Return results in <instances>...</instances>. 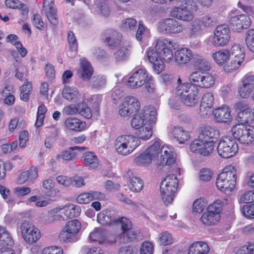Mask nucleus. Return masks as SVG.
Segmentation results:
<instances>
[{
    "label": "nucleus",
    "mask_w": 254,
    "mask_h": 254,
    "mask_svg": "<svg viewBox=\"0 0 254 254\" xmlns=\"http://www.w3.org/2000/svg\"><path fill=\"white\" fill-rule=\"evenodd\" d=\"M177 46L176 40L165 38L156 41L155 50L150 49L148 50L147 59L153 64L154 70L157 74L164 70V62H169L172 60V50H175Z\"/></svg>",
    "instance_id": "nucleus-1"
},
{
    "label": "nucleus",
    "mask_w": 254,
    "mask_h": 254,
    "mask_svg": "<svg viewBox=\"0 0 254 254\" xmlns=\"http://www.w3.org/2000/svg\"><path fill=\"white\" fill-rule=\"evenodd\" d=\"M236 181V170L233 166L229 165L225 167L218 176L216 185L220 190L229 193L235 189Z\"/></svg>",
    "instance_id": "nucleus-2"
},
{
    "label": "nucleus",
    "mask_w": 254,
    "mask_h": 254,
    "mask_svg": "<svg viewBox=\"0 0 254 254\" xmlns=\"http://www.w3.org/2000/svg\"><path fill=\"white\" fill-rule=\"evenodd\" d=\"M179 181L177 176L171 174L167 176L160 185V193L164 203L168 205L174 200L177 191Z\"/></svg>",
    "instance_id": "nucleus-3"
},
{
    "label": "nucleus",
    "mask_w": 254,
    "mask_h": 254,
    "mask_svg": "<svg viewBox=\"0 0 254 254\" xmlns=\"http://www.w3.org/2000/svg\"><path fill=\"white\" fill-rule=\"evenodd\" d=\"M140 144V140L132 135H123L118 136L115 142V148L117 153L126 156L132 153Z\"/></svg>",
    "instance_id": "nucleus-4"
},
{
    "label": "nucleus",
    "mask_w": 254,
    "mask_h": 254,
    "mask_svg": "<svg viewBox=\"0 0 254 254\" xmlns=\"http://www.w3.org/2000/svg\"><path fill=\"white\" fill-rule=\"evenodd\" d=\"M157 111L153 106L145 107L139 113L133 118L130 122L131 127L138 129L142 126L149 124H154L157 120Z\"/></svg>",
    "instance_id": "nucleus-5"
},
{
    "label": "nucleus",
    "mask_w": 254,
    "mask_h": 254,
    "mask_svg": "<svg viewBox=\"0 0 254 254\" xmlns=\"http://www.w3.org/2000/svg\"><path fill=\"white\" fill-rule=\"evenodd\" d=\"M231 132L233 137L243 144L249 145L254 141V127L249 125L237 124Z\"/></svg>",
    "instance_id": "nucleus-6"
},
{
    "label": "nucleus",
    "mask_w": 254,
    "mask_h": 254,
    "mask_svg": "<svg viewBox=\"0 0 254 254\" xmlns=\"http://www.w3.org/2000/svg\"><path fill=\"white\" fill-rule=\"evenodd\" d=\"M81 229V223L77 219L68 221L59 235L61 242L72 243L78 239V233Z\"/></svg>",
    "instance_id": "nucleus-7"
},
{
    "label": "nucleus",
    "mask_w": 254,
    "mask_h": 254,
    "mask_svg": "<svg viewBox=\"0 0 254 254\" xmlns=\"http://www.w3.org/2000/svg\"><path fill=\"white\" fill-rule=\"evenodd\" d=\"M238 149V143L235 139L229 137L221 138L217 148L218 155L224 158L233 157L237 153Z\"/></svg>",
    "instance_id": "nucleus-8"
},
{
    "label": "nucleus",
    "mask_w": 254,
    "mask_h": 254,
    "mask_svg": "<svg viewBox=\"0 0 254 254\" xmlns=\"http://www.w3.org/2000/svg\"><path fill=\"white\" fill-rule=\"evenodd\" d=\"M20 229L23 239L28 244L36 243L41 237L40 230L29 222L25 221L21 223Z\"/></svg>",
    "instance_id": "nucleus-9"
},
{
    "label": "nucleus",
    "mask_w": 254,
    "mask_h": 254,
    "mask_svg": "<svg viewBox=\"0 0 254 254\" xmlns=\"http://www.w3.org/2000/svg\"><path fill=\"white\" fill-rule=\"evenodd\" d=\"M231 32L227 25L217 26L214 31L212 43L215 47L226 45L230 39Z\"/></svg>",
    "instance_id": "nucleus-10"
},
{
    "label": "nucleus",
    "mask_w": 254,
    "mask_h": 254,
    "mask_svg": "<svg viewBox=\"0 0 254 254\" xmlns=\"http://www.w3.org/2000/svg\"><path fill=\"white\" fill-rule=\"evenodd\" d=\"M158 29L159 32L164 34H177L183 30L182 25L172 18L161 19L158 24Z\"/></svg>",
    "instance_id": "nucleus-11"
},
{
    "label": "nucleus",
    "mask_w": 254,
    "mask_h": 254,
    "mask_svg": "<svg viewBox=\"0 0 254 254\" xmlns=\"http://www.w3.org/2000/svg\"><path fill=\"white\" fill-rule=\"evenodd\" d=\"M140 109V103L136 98L132 96L125 98L119 110V114L123 117L131 116L136 114Z\"/></svg>",
    "instance_id": "nucleus-12"
},
{
    "label": "nucleus",
    "mask_w": 254,
    "mask_h": 254,
    "mask_svg": "<svg viewBox=\"0 0 254 254\" xmlns=\"http://www.w3.org/2000/svg\"><path fill=\"white\" fill-rule=\"evenodd\" d=\"M229 23L233 31L241 32L249 28L252 24V20L247 14H241L231 16Z\"/></svg>",
    "instance_id": "nucleus-13"
},
{
    "label": "nucleus",
    "mask_w": 254,
    "mask_h": 254,
    "mask_svg": "<svg viewBox=\"0 0 254 254\" xmlns=\"http://www.w3.org/2000/svg\"><path fill=\"white\" fill-rule=\"evenodd\" d=\"M214 141H203L194 140L190 145V148L191 152L198 153L202 156H207L210 155L214 147Z\"/></svg>",
    "instance_id": "nucleus-14"
},
{
    "label": "nucleus",
    "mask_w": 254,
    "mask_h": 254,
    "mask_svg": "<svg viewBox=\"0 0 254 254\" xmlns=\"http://www.w3.org/2000/svg\"><path fill=\"white\" fill-rule=\"evenodd\" d=\"M102 37L103 42L111 49L117 47L122 40V34L113 29H108L104 31Z\"/></svg>",
    "instance_id": "nucleus-15"
},
{
    "label": "nucleus",
    "mask_w": 254,
    "mask_h": 254,
    "mask_svg": "<svg viewBox=\"0 0 254 254\" xmlns=\"http://www.w3.org/2000/svg\"><path fill=\"white\" fill-rule=\"evenodd\" d=\"M176 154L174 152L173 148L168 146L161 147L160 155L158 158V167L171 165L176 161Z\"/></svg>",
    "instance_id": "nucleus-16"
},
{
    "label": "nucleus",
    "mask_w": 254,
    "mask_h": 254,
    "mask_svg": "<svg viewBox=\"0 0 254 254\" xmlns=\"http://www.w3.org/2000/svg\"><path fill=\"white\" fill-rule=\"evenodd\" d=\"M148 78V73L144 69H139L134 71L129 77L127 85L132 88L141 87Z\"/></svg>",
    "instance_id": "nucleus-17"
},
{
    "label": "nucleus",
    "mask_w": 254,
    "mask_h": 254,
    "mask_svg": "<svg viewBox=\"0 0 254 254\" xmlns=\"http://www.w3.org/2000/svg\"><path fill=\"white\" fill-rule=\"evenodd\" d=\"M89 239L93 242H97L100 245H111L116 242V239L107 238V232L102 228H96L90 233Z\"/></svg>",
    "instance_id": "nucleus-18"
},
{
    "label": "nucleus",
    "mask_w": 254,
    "mask_h": 254,
    "mask_svg": "<svg viewBox=\"0 0 254 254\" xmlns=\"http://www.w3.org/2000/svg\"><path fill=\"white\" fill-rule=\"evenodd\" d=\"M219 137L218 130L210 126L203 127H201V130L198 135V138L195 140L203 141H211L215 140Z\"/></svg>",
    "instance_id": "nucleus-19"
},
{
    "label": "nucleus",
    "mask_w": 254,
    "mask_h": 254,
    "mask_svg": "<svg viewBox=\"0 0 254 254\" xmlns=\"http://www.w3.org/2000/svg\"><path fill=\"white\" fill-rule=\"evenodd\" d=\"M80 63V66L77 72V76L83 81H89L93 74V68L85 59H81Z\"/></svg>",
    "instance_id": "nucleus-20"
},
{
    "label": "nucleus",
    "mask_w": 254,
    "mask_h": 254,
    "mask_svg": "<svg viewBox=\"0 0 254 254\" xmlns=\"http://www.w3.org/2000/svg\"><path fill=\"white\" fill-rule=\"evenodd\" d=\"M192 12L191 10L183 7H175L171 10L170 15L172 17L181 20L190 21L194 17Z\"/></svg>",
    "instance_id": "nucleus-21"
},
{
    "label": "nucleus",
    "mask_w": 254,
    "mask_h": 254,
    "mask_svg": "<svg viewBox=\"0 0 254 254\" xmlns=\"http://www.w3.org/2000/svg\"><path fill=\"white\" fill-rule=\"evenodd\" d=\"M54 1L52 0H44L43 2L44 10L50 22L54 25L58 24L57 16V10L54 7Z\"/></svg>",
    "instance_id": "nucleus-22"
},
{
    "label": "nucleus",
    "mask_w": 254,
    "mask_h": 254,
    "mask_svg": "<svg viewBox=\"0 0 254 254\" xmlns=\"http://www.w3.org/2000/svg\"><path fill=\"white\" fill-rule=\"evenodd\" d=\"M192 51L189 48H184L177 50L174 54V58L176 62L179 64H186L191 60L193 56Z\"/></svg>",
    "instance_id": "nucleus-23"
},
{
    "label": "nucleus",
    "mask_w": 254,
    "mask_h": 254,
    "mask_svg": "<svg viewBox=\"0 0 254 254\" xmlns=\"http://www.w3.org/2000/svg\"><path fill=\"white\" fill-rule=\"evenodd\" d=\"M191 88L187 94L182 96L181 101L187 106L194 107L199 101L198 89L196 87H192Z\"/></svg>",
    "instance_id": "nucleus-24"
},
{
    "label": "nucleus",
    "mask_w": 254,
    "mask_h": 254,
    "mask_svg": "<svg viewBox=\"0 0 254 254\" xmlns=\"http://www.w3.org/2000/svg\"><path fill=\"white\" fill-rule=\"evenodd\" d=\"M214 96L212 93L206 92L202 97L200 105V111L202 115H207L213 107Z\"/></svg>",
    "instance_id": "nucleus-25"
},
{
    "label": "nucleus",
    "mask_w": 254,
    "mask_h": 254,
    "mask_svg": "<svg viewBox=\"0 0 254 254\" xmlns=\"http://www.w3.org/2000/svg\"><path fill=\"white\" fill-rule=\"evenodd\" d=\"M213 114L217 122L229 123L232 120L230 109L227 106L216 109L213 111Z\"/></svg>",
    "instance_id": "nucleus-26"
},
{
    "label": "nucleus",
    "mask_w": 254,
    "mask_h": 254,
    "mask_svg": "<svg viewBox=\"0 0 254 254\" xmlns=\"http://www.w3.org/2000/svg\"><path fill=\"white\" fill-rule=\"evenodd\" d=\"M127 177L129 182L128 186L132 191L138 192L142 190L143 182L140 178L134 175L131 171L127 172Z\"/></svg>",
    "instance_id": "nucleus-27"
},
{
    "label": "nucleus",
    "mask_w": 254,
    "mask_h": 254,
    "mask_svg": "<svg viewBox=\"0 0 254 254\" xmlns=\"http://www.w3.org/2000/svg\"><path fill=\"white\" fill-rule=\"evenodd\" d=\"M192 63L193 65L200 71H208L210 69L209 63L200 55H194Z\"/></svg>",
    "instance_id": "nucleus-28"
},
{
    "label": "nucleus",
    "mask_w": 254,
    "mask_h": 254,
    "mask_svg": "<svg viewBox=\"0 0 254 254\" xmlns=\"http://www.w3.org/2000/svg\"><path fill=\"white\" fill-rule=\"evenodd\" d=\"M116 219L110 210H103L97 216L98 222L103 225L111 224L113 222L115 223Z\"/></svg>",
    "instance_id": "nucleus-29"
},
{
    "label": "nucleus",
    "mask_w": 254,
    "mask_h": 254,
    "mask_svg": "<svg viewBox=\"0 0 254 254\" xmlns=\"http://www.w3.org/2000/svg\"><path fill=\"white\" fill-rule=\"evenodd\" d=\"M82 158L84 164L89 168L93 169L98 167L99 160L94 152H86L84 153Z\"/></svg>",
    "instance_id": "nucleus-30"
},
{
    "label": "nucleus",
    "mask_w": 254,
    "mask_h": 254,
    "mask_svg": "<svg viewBox=\"0 0 254 254\" xmlns=\"http://www.w3.org/2000/svg\"><path fill=\"white\" fill-rule=\"evenodd\" d=\"M245 57H231L230 61L224 66L226 72H230L239 68L244 61Z\"/></svg>",
    "instance_id": "nucleus-31"
},
{
    "label": "nucleus",
    "mask_w": 254,
    "mask_h": 254,
    "mask_svg": "<svg viewBox=\"0 0 254 254\" xmlns=\"http://www.w3.org/2000/svg\"><path fill=\"white\" fill-rule=\"evenodd\" d=\"M220 215L211 213L207 210L202 214L200 220L203 224L210 226L215 225L220 220Z\"/></svg>",
    "instance_id": "nucleus-32"
},
{
    "label": "nucleus",
    "mask_w": 254,
    "mask_h": 254,
    "mask_svg": "<svg viewBox=\"0 0 254 254\" xmlns=\"http://www.w3.org/2000/svg\"><path fill=\"white\" fill-rule=\"evenodd\" d=\"M172 133L180 143H184L190 138L189 132L184 130L181 127H174L172 128Z\"/></svg>",
    "instance_id": "nucleus-33"
},
{
    "label": "nucleus",
    "mask_w": 254,
    "mask_h": 254,
    "mask_svg": "<svg viewBox=\"0 0 254 254\" xmlns=\"http://www.w3.org/2000/svg\"><path fill=\"white\" fill-rule=\"evenodd\" d=\"M212 57L214 61L219 65H222L229 59L230 57L229 51L227 49H222L214 53Z\"/></svg>",
    "instance_id": "nucleus-34"
},
{
    "label": "nucleus",
    "mask_w": 254,
    "mask_h": 254,
    "mask_svg": "<svg viewBox=\"0 0 254 254\" xmlns=\"http://www.w3.org/2000/svg\"><path fill=\"white\" fill-rule=\"evenodd\" d=\"M62 95L69 101H75L80 96L77 89L71 87H65L63 90Z\"/></svg>",
    "instance_id": "nucleus-35"
},
{
    "label": "nucleus",
    "mask_w": 254,
    "mask_h": 254,
    "mask_svg": "<svg viewBox=\"0 0 254 254\" xmlns=\"http://www.w3.org/2000/svg\"><path fill=\"white\" fill-rule=\"evenodd\" d=\"M63 213L66 218H70L78 216L81 212L80 207L73 204H69L66 205L62 209Z\"/></svg>",
    "instance_id": "nucleus-36"
},
{
    "label": "nucleus",
    "mask_w": 254,
    "mask_h": 254,
    "mask_svg": "<svg viewBox=\"0 0 254 254\" xmlns=\"http://www.w3.org/2000/svg\"><path fill=\"white\" fill-rule=\"evenodd\" d=\"M206 72L196 71L192 72L189 76V81L191 85L195 87L201 88L202 81Z\"/></svg>",
    "instance_id": "nucleus-37"
},
{
    "label": "nucleus",
    "mask_w": 254,
    "mask_h": 254,
    "mask_svg": "<svg viewBox=\"0 0 254 254\" xmlns=\"http://www.w3.org/2000/svg\"><path fill=\"white\" fill-rule=\"evenodd\" d=\"M161 150L160 143L159 141H155L145 152L152 160L156 159L158 161V158H159L160 155Z\"/></svg>",
    "instance_id": "nucleus-38"
},
{
    "label": "nucleus",
    "mask_w": 254,
    "mask_h": 254,
    "mask_svg": "<svg viewBox=\"0 0 254 254\" xmlns=\"http://www.w3.org/2000/svg\"><path fill=\"white\" fill-rule=\"evenodd\" d=\"M138 232L131 229L122 232L119 236L120 242L123 244L127 243L136 239Z\"/></svg>",
    "instance_id": "nucleus-39"
},
{
    "label": "nucleus",
    "mask_w": 254,
    "mask_h": 254,
    "mask_svg": "<svg viewBox=\"0 0 254 254\" xmlns=\"http://www.w3.org/2000/svg\"><path fill=\"white\" fill-rule=\"evenodd\" d=\"M13 240L9 234L4 227L0 226V245L11 246Z\"/></svg>",
    "instance_id": "nucleus-40"
},
{
    "label": "nucleus",
    "mask_w": 254,
    "mask_h": 254,
    "mask_svg": "<svg viewBox=\"0 0 254 254\" xmlns=\"http://www.w3.org/2000/svg\"><path fill=\"white\" fill-rule=\"evenodd\" d=\"M66 127L71 130L80 131L82 129V123L80 120L75 118H68L64 122Z\"/></svg>",
    "instance_id": "nucleus-41"
},
{
    "label": "nucleus",
    "mask_w": 254,
    "mask_h": 254,
    "mask_svg": "<svg viewBox=\"0 0 254 254\" xmlns=\"http://www.w3.org/2000/svg\"><path fill=\"white\" fill-rule=\"evenodd\" d=\"M90 83L92 87L96 89L103 88L106 84V78L102 75H94L91 79Z\"/></svg>",
    "instance_id": "nucleus-42"
},
{
    "label": "nucleus",
    "mask_w": 254,
    "mask_h": 254,
    "mask_svg": "<svg viewBox=\"0 0 254 254\" xmlns=\"http://www.w3.org/2000/svg\"><path fill=\"white\" fill-rule=\"evenodd\" d=\"M205 29L202 27V24L199 19H195L190 23V34L191 37L196 36L200 34Z\"/></svg>",
    "instance_id": "nucleus-43"
},
{
    "label": "nucleus",
    "mask_w": 254,
    "mask_h": 254,
    "mask_svg": "<svg viewBox=\"0 0 254 254\" xmlns=\"http://www.w3.org/2000/svg\"><path fill=\"white\" fill-rule=\"evenodd\" d=\"M32 83L27 82L20 87V97L21 100L24 102H27L29 99L30 94L32 91Z\"/></svg>",
    "instance_id": "nucleus-44"
},
{
    "label": "nucleus",
    "mask_w": 254,
    "mask_h": 254,
    "mask_svg": "<svg viewBox=\"0 0 254 254\" xmlns=\"http://www.w3.org/2000/svg\"><path fill=\"white\" fill-rule=\"evenodd\" d=\"M150 125L148 123L146 125H144L138 129V137L137 138L139 140V139L147 140L151 136L152 131Z\"/></svg>",
    "instance_id": "nucleus-45"
},
{
    "label": "nucleus",
    "mask_w": 254,
    "mask_h": 254,
    "mask_svg": "<svg viewBox=\"0 0 254 254\" xmlns=\"http://www.w3.org/2000/svg\"><path fill=\"white\" fill-rule=\"evenodd\" d=\"M109 0H97L96 5L101 14L105 17L108 16L111 9L108 5Z\"/></svg>",
    "instance_id": "nucleus-46"
},
{
    "label": "nucleus",
    "mask_w": 254,
    "mask_h": 254,
    "mask_svg": "<svg viewBox=\"0 0 254 254\" xmlns=\"http://www.w3.org/2000/svg\"><path fill=\"white\" fill-rule=\"evenodd\" d=\"M194 87L190 82H186L182 84H179L176 88V94L180 96V99L182 96L187 94L192 89L191 87Z\"/></svg>",
    "instance_id": "nucleus-47"
},
{
    "label": "nucleus",
    "mask_w": 254,
    "mask_h": 254,
    "mask_svg": "<svg viewBox=\"0 0 254 254\" xmlns=\"http://www.w3.org/2000/svg\"><path fill=\"white\" fill-rule=\"evenodd\" d=\"M61 158L67 161L73 160L76 158V154L69 147L68 150L63 151L61 154L56 156V159L57 161H60Z\"/></svg>",
    "instance_id": "nucleus-48"
},
{
    "label": "nucleus",
    "mask_w": 254,
    "mask_h": 254,
    "mask_svg": "<svg viewBox=\"0 0 254 254\" xmlns=\"http://www.w3.org/2000/svg\"><path fill=\"white\" fill-rule=\"evenodd\" d=\"M199 20L204 29L214 26L217 22L215 17L210 14L204 15Z\"/></svg>",
    "instance_id": "nucleus-49"
},
{
    "label": "nucleus",
    "mask_w": 254,
    "mask_h": 254,
    "mask_svg": "<svg viewBox=\"0 0 254 254\" xmlns=\"http://www.w3.org/2000/svg\"><path fill=\"white\" fill-rule=\"evenodd\" d=\"M1 98L4 103L7 105H11L14 104L15 97L10 93V89L6 87L1 91Z\"/></svg>",
    "instance_id": "nucleus-50"
},
{
    "label": "nucleus",
    "mask_w": 254,
    "mask_h": 254,
    "mask_svg": "<svg viewBox=\"0 0 254 254\" xmlns=\"http://www.w3.org/2000/svg\"><path fill=\"white\" fill-rule=\"evenodd\" d=\"M152 161V160L145 151L136 157L134 160V162L136 165L144 166L150 164Z\"/></svg>",
    "instance_id": "nucleus-51"
},
{
    "label": "nucleus",
    "mask_w": 254,
    "mask_h": 254,
    "mask_svg": "<svg viewBox=\"0 0 254 254\" xmlns=\"http://www.w3.org/2000/svg\"><path fill=\"white\" fill-rule=\"evenodd\" d=\"M136 24L135 19L131 18H127L122 21L121 28L124 31H129L135 28Z\"/></svg>",
    "instance_id": "nucleus-52"
},
{
    "label": "nucleus",
    "mask_w": 254,
    "mask_h": 254,
    "mask_svg": "<svg viewBox=\"0 0 254 254\" xmlns=\"http://www.w3.org/2000/svg\"><path fill=\"white\" fill-rule=\"evenodd\" d=\"M78 114L86 119H90L92 117L91 110L85 103H78Z\"/></svg>",
    "instance_id": "nucleus-53"
},
{
    "label": "nucleus",
    "mask_w": 254,
    "mask_h": 254,
    "mask_svg": "<svg viewBox=\"0 0 254 254\" xmlns=\"http://www.w3.org/2000/svg\"><path fill=\"white\" fill-rule=\"evenodd\" d=\"M237 117L239 119L240 124H245L252 120V109L243 112L238 113Z\"/></svg>",
    "instance_id": "nucleus-54"
},
{
    "label": "nucleus",
    "mask_w": 254,
    "mask_h": 254,
    "mask_svg": "<svg viewBox=\"0 0 254 254\" xmlns=\"http://www.w3.org/2000/svg\"><path fill=\"white\" fill-rule=\"evenodd\" d=\"M129 56V50L126 47H122L120 50L114 53V57L116 61L125 60Z\"/></svg>",
    "instance_id": "nucleus-55"
},
{
    "label": "nucleus",
    "mask_w": 254,
    "mask_h": 254,
    "mask_svg": "<svg viewBox=\"0 0 254 254\" xmlns=\"http://www.w3.org/2000/svg\"><path fill=\"white\" fill-rule=\"evenodd\" d=\"M202 81V88H208L212 87L215 83V79L210 73L206 72Z\"/></svg>",
    "instance_id": "nucleus-56"
},
{
    "label": "nucleus",
    "mask_w": 254,
    "mask_h": 254,
    "mask_svg": "<svg viewBox=\"0 0 254 254\" xmlns=\"http://www.w3.org/2000/svg\"><path fill=\"white\" fill-rule=\"evenodd\" d=\"M115 223L121 224L122 232H125L132 229V224L130 221L126 217L117 219Z\"/></svg>",
    "instance_id": "nucleus-57"
},
{
    "label": "nucleus",
    "mask_w": 254,
    "mask_h": 254,
    "mask_svg": "<svg viewBox=\"0 0 254 254\" xmlns=\"http://www.w3.org/2000/svg\"><path fill=\"white\" fill-rule=\"evenodd\" d=\"M205 207L203 200L201 198L197 199L193 203L192 211L193 213H200Z\"/></svg>",
    "instance_id": "nucleus-58"
},
{
    "label": "nucleus",
    "mask_w": 254,
    "mask_h": 254,
    "mask_svg": "<svg viewBox=\"0 0 254 254\" xmlns=\"http://www.w3.org/2000/svg\"><path fill=\"white\" fill-rule=\"evenodd\" d=\"M67 41L69 45V48L72 52H76L77 50V43L76 38L71 31L68 33Z\"/></svg>",
    "instance_id": "nucleus-59"
},
{
    "label": "nucleus",
    "mask_w": 254,
    "mask_h": 254,
    "mask_svg": "<svg viewBox=\"0 0 254 254\" xmlns=\"http://www.w3.org/2000/svg\"><path fill=\"white\" fill-rule=\"evenodd\" d=\"M153 246L149 241L144 242L140 249V254H153Z\"/></svg>",
    "instance_id": "nucleus-60"
},
{
    "label": "nucleus",
    "mask_w": 254,
    "mask_h": 254,
    "mask_svg": "<svg viewBox=\"0 0 254 254\" xmlns=\"http://www.w3.org/2000/svg\"><path fill=\"white\" fill-rule=\"evenodd\" d=\"M222 206L221 201L217 200L208 206L207 211L211 212V213L220 215V212L222 210Z\"/></svg>",
    "instance_id": "nucleus-61"
},
{
    "label": "nucleus",
    "mask_w": 254,
    "mask_h": 254,
    "mask_svg": "<svg viewBox=\"0 0 254 254\" xmlns=\"http://www.w3.org/2000/svg\"><path fill=\"white\" fill-rule=\"evenodd\" d=\"M200 254H207L210 251L208 244L204 242H196L192 244Z\"/></svg>",
    "instance_id": "nucleus-62"
},
{
    "label": "nucleus",
    "mask_w": 254,
    "mask_h": 254,
    "mask_svg": "<svg viewBox=\"0 0 254 254\" xmlns=\"http://www.w3.org/2000/svg\"><path fill=\"white\" fill-rule=\"evenodd\" d=\"M63 251L61 247L51 246L43 249L41 254H63Z\"/></svg>",
    "instance_id": "nucleus-63"
},
{
    "label": "nucleus",
    "mask_w": 254,
    "mask_h": 254,
    "mask_svg": "<svg viewBox=\"0 0 254 254\" xmlns=\"http://www.w3.org/2000/svg\"><path fill=\"white\" fill-rule=\"evenodd\" d=\"M242 213L248 218H254V204L245 205L242 208Z\"/></svg>",
    "instance_id": "nucleus-64"
}]
</instances>
